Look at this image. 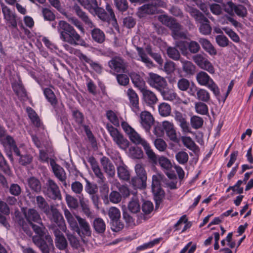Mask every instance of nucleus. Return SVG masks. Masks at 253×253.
<instances>
[{
    "mask_svg": "<svg viewBox=\"0 0 253 253\" xmlns=\"http://www.w3.org/2000/svg\"><path fill=\"white\" fill-rule=\"evenodd\" d=\"M147 179L139 176H134L131 178V184L136 189H143L146 187Z\"/></svg>",
    "mask_w": 253,
    "mask_h": 253,
    "instance_id": "c9c22d12",
    "label": "nucleus"
},
{
    "mask_svg": "<svg viewBox=\"0 0 253 253\" xmlns=\"http://www.w3.org/2000/svg\"><path fill=\"white\" fill-rule=\"evenodd\" d=\"M65 217L70 225V228L72 230L76 232L77 230H79L78 228V222H77V220L71 212L66 210L65 211Z\"/></svg>",
    "mask_w": 253,
    "mask_h": 253,
    "instance_id": "e433bc0d",
    "label": "nucleus"
},
{
    "mask_svg": "<svg viewBox=\"0 0 253 253\" xmlns=\"http://www.w3.org/2000/svg\"><path fill=\"white\" fill-rule=\"evenodd\" d=\"M189 12L190 15L193 17L196 21L201 23V24L205 22H209L207 18H206L199 10L196 8L191 7L189 9Z\"/></svg>",
    "mask_w": 253,
    "mask_h": 253,
    "instance_id": "2f4dec72",
    "label": "nucleus"
},
{
    "mask_svg": "<svg viewBox=\"0 0 253 253\" xmlns=\"http://www.w3.org/2000/svg\"><path fill=\"white\" fill-rule=\"evenodd\" d=\"M196 98L200 100V102H208L211 100V95L208 90L204 88H200Z\"/></svg>",
    "mask_w": 253,
    "mask_h": 253,
    "instance_id": "ea45409f",
    "label": "nucleus"
},
{
    "mask_svg": "<svg viewBox=\"0 0 253 253\" xmlns=\"http://www.w3.org/2000/svg\"><path fill=\"white\" fill-rule=\"evenodd\" d=\"M159 21L169 27L172 31V36L175 40L179 39H186L187 32L181 31L182 26L176 20L166 15L159 16Z\"/></svg>",
    "mask_w": 253,
    "mask_h": 253,
    "instance_id": "f03ea898",
    "label": "nucleus"
},
{
    "mask_svg": "<svg viewBox=\"0 0 253 253\" xmlns=\"http://www.w3.org/2000/svg\"><path fill=\"white\" fill-rule=\"evenodd\" d=\"M182 142L184 144V145L187 147V148L189 149L190 150L193 151V152L197 151L199 147L198 146L195 144L194 141L192 140V139L189 137V136H185L183 137L182 138Z\"/></svg>",
    "mask_w": 253,
    "mask_h": 253,
    "instance_id": "37998d69",
    "label": "nucleus"
},
{
    "mask_svg": "<svg viewBox=\"0 0 253 253\" xmlns=\"http://www.w3.org/2000/svg\"><path fill=\"white\" fill-rule=\"evenodd\" d=\"M50 164L55 176L59 181H64L67 177L64 169L58 164H57L53 159L50 160Z\"/></svg>",
    "mask_w": 253,
    "mask_h": 253,
    "instance_id": "5701e85b",
    "label": "nucleus"
},
{
    "mask_svg": "<svg viewBox=\"0 0 253 253\" xmlns=\"http://www.w3.org/2000/svg\"><path fill=\"white\" fill-rule=\"evenodd\" d=\"M32 240L42 253H49L50 251L53 248V240L49 235H45L43 239L39 237H33Z\"/></svg>",
    "mask_w": 253,
    "mask_h": 253,
    "instance_id": "0eeeda50",
    "label": "nucleus"
},
{
    "mask_svg": "<svg viewBox=\"0 0 253 253\" xmlns=\"http://www.w3.org/2000/svg\"><path fill=\"white\" fill-rule=\"evenodd\" d=\"M108 66L114 72L125 73L126 64L124 60L119 56H115L108 62Z\"/></svg>",
    "mask_w": 253,
    "mask_h": 253,
    "instance_id": "f8f14e48",
    "label": "nucleus"
},
{
    "mask_svg": "<svg viewBox=\"0 0 253 253\" xmlns=\"http://www.w3.org/2000/svg\"><path fill=\"white\" fill-rule=\"evenodd\" d=\"M129 76L134 87L137 88L140 92L147 88L143 77L139 74L132 72L129 74Z\"/></svg>",
    "mask_w": 253,
    "mask_h": 253,
    "instance_id": "412c9836",
    "label": "nucleus"
},
{
    "mask_svg": "<svg viewBox=\"0 0 253 253\" xmlns=\"http://www.w3.org/2000/svg\"><path fill=\"white\" fill-rule=\"evenodd\" d=\"M105 8L107 11L98 5L94 12L100 19L104 22H110V21H113L116 22L117 19L112 6L109 3H106Z\"/></svg>",
    "mask_w": 253,
    "mask_h": 253,
    "instance_id": "423d86ee",
    "label": "nucleus"
},
{
    "mask_svg": "<svg viewBox=\"0 0 253 253\" xmlns=\"http://www.w3.org/2000/svg\"><path fill=\"white\" fill-rule=\"evenodd\" d=\"M128 137L131 141L136 144H140L143 146V141H146L145 139L142 138L135 130L128 135Z\"/></svg>",
    "mask_w": 253,
    "mask_h": 253,
    "instance_id": "052dcab7",
    "label": "nucleus"
},
{
    "mask_svg": "<svg viewBox=\"0 0 253 253\" xmlns=\"http://www.w3.org/2000/svg\"><path fill=\"white\" fill-rule=\"evenodd\" d=\"M57 30L60 39L64 42L73 45H84L85 43L73 27L65 21H59Z\"/></svg>",
    "mask_w": 253,
    "mask_h": 253,
    "instance_id": "f257e3e1",
    "label": "nucleus"
},
{
    "mask_svg": "<svg viewBox=\"0 0 253 253\" xmlns=\"http://www.w3.org/2000/svg\"><path fill=\"white\" fill-rule=\"evenodd\" d=\"M173 117L183 132L189 133L191 132L189 123L186 121L185 115L179 111H175L173 112Z\"/></svg>",
    "mask_w": 253,
    "mask_h": 253,
    "instance_id": "4468645a",
    "label": "nucleus"
},
{
    "mask_svg": "<svg viewBox=\"0 0 253 253\" xmlns=\"http://www.w3.org/2000/svg\"><path fill=\"white\" fill-rule=\"evenodd\" d=\"M101 165L105 172L110 177H113L115 173V168L108 158L103 157L101 159Z\"/></svg>",
    "mask_w": 253,
    "mask_h": 253,
    "instance_id": "cd10ccee",
    "label": "nucleus"
},
{
    "mask_svg": "<svg viewBox=\"0 0 253 253\" xmlns=\"http://www.w3.org/2000/svg\"><path fill=\"white\" fill-rule=\"evenodd\" d=\"M66 235L70 242L71 246L74 249H78L80 248V242L74 235L69 233V231H66Z\"/></svg>",
    "mask_w": 253,
    "mask_h": 253,
    "instance_id": "3c124183",
    "label": "nucleus"
},
{
    "mask_svg": "<svg viewBox=\"0 0 253 253\" xmlns=\"http://www.w3.org/2000/svg\"><path fill=\"white\" fill-rule=\"evenodd\" d=\"M154 195V200L156 204V208H158L162 203L165 196L164 191L162 189H157V191L152 190Z\"/></svg>",
    "mask_w": 253,
    "mask_h": 253,
    "instance_id": "8fccbe9b",
    "label": "nucleus"
},
{
    "mask_svg": "<svg viewBox=\"0 0 253 253\" xmlns=\"http://www.w3.org/2000/svg\"><path fill=\"white\" fill-rule=\"evenodd\" d=\"M9 193L15 197H18L21 194V187L17 183H12L9 187Z\"/></svg>",
    "mask_w": 253,
    "mask_h": 253,
    "instance_id": "e2e57ef3",
    "label": "nucleus"
},
{
    "mask_svg": "<svg viewBox=\"0 0 253 253\" xmlns=\"http://www.w3.org/2000/svg\"><path fill=\"white\" fill-rule=\"evenodd\" d=\"M38 225L35 224L34 223H31V227L37 235L34 236L33 237H39L41 239L44 238L47 230L44 226L42 221L41 223H37Z\"/></svg>",
    "mask_w": 253,
    "mask_h": 253,
    "instance_id": "7c9ffc66",
    "label": "nucleus"
},
{
    "mask_svg": "<svg viewBox=\"0 0 253 253\" xmlns=\"http://www.w3.org/2000/svg\"><path fill=\"white\" fill-rule=\"evenodd\" d=\"M93 227L97 233L99 234L103 233L106 229V224L104 220L99 217L94 219L93 222Z\"/></svg>",
    "mask_w": 253,
    "mask_h": 253,
    "instance_id": "f704fd0d",
    "label": "nucleus"
},
{
    "mask_svg": "<svg viewBox=\"0 0 253 253\" xmlns=\"http://www.w3.org/2000/svg\"><path fill=\"white\" fill-rule=\"evenodd\" d=\"M77 56L83 63H86L89 64L90 67L96 72L99 73L101 72L102 67L97 62L93 61L91 59L81 52H78Z\"/></svg>",
    "mask_w": 253,
    "mask_h": 253,
    "instance_id": "aec40b11",
    "label": "nucleus"
},
{
    "mask_svg": "<svg viewBox=\"0 0 253 253\" xmlns=\"http://www.w3.org/2000/svg\"><path fill=\"white\" fill-rule=\"evenodd\" d=\"M0 144L5 149H8L13 150L16 156L20 155V151L17 147L15 141L13 138L7 134L0 140Z\"/></svg>",
    "mask_w": 253,
    "mask_h": 253,
    "instance_id": "dca6fc26",
    "label": "nucleus"
},
{
    "mask_svg": "<svg viewBox=\"0 0 253 253\" xmlns=\"http://www.w3.org/2000/svg\"><path fill=\"white\" fill-rule=\"evenodd\" d=\"M2 12L3 14L5 23L10 28L17 29V16L4 4H1Z\"/></svg>",
    "mask_w": 253,
    "mask_h": 253,
    "instance_id": "9d476101",
    "label": "nucleus"
},
{
    "mask_svg": "<svg viewBox=\"0 0 253 253\" xmlns=\"http://www.w3.org/2000/svg\"><path fill=\"white\" fill-rule=\"evenodd\" d=\"M215 40L217 44L220 47H224L228 45L229 40L223 34L216 36Z\"/></svg>",
    "mask_w": 253,
    "mask_h": 253,
    "instance_id": "338daca9",
    "label": "nucleus"
},
{
    "mask_svg": "<svg viewBox=\"0 0 253 253\" xmlns=\"http://www.w3.org/2000/svg\"><path fill=\"white\" fill-rule=\"evenodd\" d=\"M147 81L150 86L159 91L163 90L167 86L166 80L163 77L154 73H149Z\"/></svg>",
    "mask_w": 253,
    "mask_h": 253,
    "instance_id": "1a4fd4ad",
    "label": "nucleus"
},
{
    "mask_svg": "<svg viewBox=\"0 0 253 253\" xmlns=\"http://www.w3.org/2000/svg\"><path fill=\"white\" fill-rule=\"evenodd\" d=\"M165 3L162 0H152L151 2L140 7L139 11L143 13L154 14L158 7H163Z\"/></svg>",
    "mask_w": 253,
    "mask_h": 253,
    "instance_id": "9b49d317",
    "label": "nucleus"
},
{
    "mask_svg": "<svg viewBox=\"0 0 253 253\" xmlns=\"http://www.w3.org/2000/svg\"><path fill=\"white\" fill-rule=\"evenodd\" d=\"M81 4L90 12H93L98 6L96 0H79Z\"/></svg>",
    "mask_w": 253,
    "mask_h": 253,
    "instance_id": "58836bf2",
    "label": "nucleus"
},
{
    "mask_svg": "<svg viewBox=\"0 0 253 253\" xmlns=\"http://www.w3.org/2000/svg\"><path fill=\"white\" fill-rule=\"evenodd\" d=\"M141 92L142 93L144 101L148 105L153 106L157 103L158 99L154 92L151 90L146 88Z\"/></svg>",
    "mask_w": 253,
    "mask_h": 253,
    "instance_id": "a878e982",
    "label": "nucleus"
},
{
    "mask_svg": "<svg viewBox=\"0 0 253 253\" xmlns=\"http://www.w3.org/2000/svg\"><path fill=\"white\" fill-rule=\"evenodd\" d=\"M76 218L79 224V230H77L76 232L80 236L82 235L84 236H90L91 230L88 222L80 216L77 215Z\"/></svg>",
    "mask_w": 253,
    "mask_h": 253,
    "instance_id": "2eb2a0df",
    "label": "nucleus"
},
{
    "mask_svg": "<svg viewBox=\"0 0 253 253\" xmlns=\"http://www.w3.org/2000/svg\"><path fill=\"white\" fill-rule=\"evenodd\" d=\"M116 79L118 83L122 86H126L129 83V79L127 75L124 74H116Z\"/></svg>",
    "mask_w": 253,
    "mask_h": 253,
    "instance_id": "0e129e2a",
    "label": "nucleus"
},
{
    "mask_svg": "<svg viewBox=\"0 0 253 253\" xmlns=\"http://www.w3.org/2000/svg\"><path fill=\"white\" fill-rule=\"evenodd\" d=\"M162 127L166 131L167 135L171 140L176 141L177 140L176 130L172 123L167 121H164L162 122Z\"/></svg>",
    "mask_w": 253,
    "mask_h": 253,
    "instance_id": "4be33fe9",
    "label": "nucleus"
},
{
    "mask_svg": "<svg viewBox=\"0 0 253 253\" xmlns=\"http://www.w3.org/2000/svg\"><path fill=\"white\" fill-rule=\"evenodd\" d=\"M128 209L131 212L133 213H135L139 211L140 210V206L138 200L136 198L132 199L128 203Z\"/></svg>",
    "mask_w": 253,
    "mask_h": 253,
    "instance_id": "603ef678",
    "label": "nucleus"
},
{
    "mask_svg": "<svg viewBox=\"0 0 253 253\" xmlns=\"http://www.w3.org/2000/svg\"><path fill=\"white\" fill-rule=\"evenodd\" d=\"M199 42L201 44L202 47L206 51L208 52L211 55H215L217 51L211 42L205 38H200Z\"/></svg>",
    "mask_w": 253,
    "mask_h": 253,
    "instance_id": "473e14b6",
    "label": "nucleus"
},
{
    "mask_svg": "<svg viewBox=\"0 0 253 253\" xmlns=\"http://www.w3.org/2000/svg\"><path fill=\"white\" fill-rule=\"evenodd\" d=\"M188 42L185 41H177L175 42V46L181 51L183 55H186L188 53Z\"/></svg>",
    "mask_w": 253,
    "mask_h": 253,
    "instance_id": "69168bd1",
    "label": "nucleus"
},
{
    "mask_svg": "<svg viewBox=\"0 0 253 253\" xmlns=\"http://www.w3.org/2000/svg\"><path fill=\"white\" fill-rule=\"evenodd\" d=\"M190 124L194 129H199L202 127L204 120L202 118L198 116H193L190 118Z\"/></svg>",
    "mask_w": 253,
    "mask_h": 253,
    "instance_id": "09e8293b",
    "label": "nucleus"
},
{
    "mask_svg": "<svg viewBox=\"0 0 253 253\" xmlns=\"http://www.w3.org/2000/svg\"><path fill=\"white\" fill-rule=\"evenodd\" d=\"M143 147L145 151V153L149 160V161L153 164H157L158 160L157 155L151 149L150 145L147 141H143Z\"/></svg>",
    "mask_w": 253,
    "mask_h": 253,
    "instance_id": "c756f323",
    "label": "nucleus"
},
{
    "mask_svg": "<svg viewBox=\"0 0 253 253\" xmlns=\"http://www.w3.org/2000/svg\"><path fill=\"white\" fill-rule=\"evenodd\" d=\"M114 4L117 9L121 12L126 11L128 8L127 0H114Z\"/></svg>",
    "mask_w": 253,
    "mask_h": 253,
    "instance_id": "bf43d9fd",
    "label": "nucleus"
},
{
    "mask_svg": "<svg viewBox=\"0 0 253 253\" xmlns=\"http://www.w3.org/2000/svg\"><path fill=\"white\" fill-rule=\"evenodd\" d=\"M106 117L108 120L115 126H118L120 122L117 114L112 110H108L106 113Z\"/></svg>",
    "mask_w": 253,
    "mask_h": 253,
    "instance_id": "4d7b16f0",
    "label": "nucleus"
},
{
    "mask_svg": "<svg viewBox=\"0 0 253 253\" xmlns=\"http://www.w3.org/2000/svg\"><path fill=\"white\" fill-rule=\"evenodd\" d=\"M37 208L46 215L50 213V208L48 204L42 196L39 195L35 197L34 202Z\"/></svg>",
    "mask_w": 253,
    "mask_h": 253,
    "instance_id": "bb28decb",
    "label": "nucleus"
},
{
    "mask_svg": "<svg viewBox=\"0 0 253 253\" xmlns=\"http://www.w3.org/2000/svg\"><path fill=\"white\" fill-rule=\"evenodd\" d=\"M91 37L93 41L97 43H101L105 39L104 32L99 28L93 29L91 32Z\"/></svg>",
    "mask_w": 253,
    "mask_h": 253,
    "instance_id": "72a5a7b5",
    "label": "nucleus"
},
{
    "mask_svg": "<svg viewBox=\"0 0 253 253\" xmlns=\"http://www.w3.org/2000/svg\"><path fill=\"white\" fill-rule=\"evenodd\" d=\"M195 109L196 112L200 115H207L209 114V108L205 102H196L195 103Z\"/></svg>",
    "mask_w": 253,
    "mask_h": 253,
    "instance_id": "79ce46f5",
    "label": "nucleus"
},
{
    "mask_svg": "<svg viewBox=\"0 0 253 253\" xmlns=\"http://www.w3.org/2000/svg\"><path fill=\"white\" fill-rule=\"evenodd\" d=\"M66 201L68 207L70 208L76 209L79 205L78 200L75 197L70 195H66Z\"/></svg>",
    "mask_w": 253,
    "mask_h": 253,
    "instance_id": "774afa93",
    "label": "nucleus"
},
{
    "mask_svg": "<svg viewBox=\"0 0 253 253\" xmlns=\"http://www.w3.org/2000/svg\"><path fill=\"white\" fill-rule=\"evenodd\" d=\"M108 215L112 221L117 219H120L121 217V212L118 208L112 207L109 210Z\"/></svg>",
    "mask_w": 253,
    "mask_h": 253,
    "instance_id": "680f3d73",
    "label": "nucleus"
},
{
    "mask_svg": "<svg viewBox=\"0 0 253 253\" xmlns=\"http://www.w3.org/2000/svg\"><path fill=\"white\" fill-rule=\"evenodd\" d=\"M19 163L20 165L26 166L30 165L33 161V156L29 153L21 154L20 153Z\"/></svg>",
    "mask_w": 253,
    "mask_h": 253,
    "instance_id": "864d4df0",
    "label": "nucleus"
},
{
    "mask_svg": "<svg viewBox=\"0 0 253 253\" xmlns=\"http://www.w3.org/2000/svg\"><path fill=\"white\" fill-rule=\"evenodd\" d=\"M175 158L179 164L184 165L188 162L189 156L186 152L181 151L176 154Z\"/></svg>",
    "mask_w": 253,
    "mask_h": 253,
    "instance_id": "5fc2aeb1",
    "label": "nucleus"
},
{
    "mask_svg": "<svg viewBox=\"0 0 253 253\" xmlns=\"http://www.w3.org/2000/svg\"><path fill=\"white\" fill-rule=\"evenodd\" d=\"M196 78L200 85L207 86L212 92L217 99H220L219 87L206 72H199L197 74Z\"/></svg>",
    "mask_w": 253,
    "mask_h": 253,
    "instance_id": "7ed1b4c3",
    "label": "nucleus"
},
{
    "mask_svg": "<svg viewBox=\"0 0 253 253\" xmlns=\"http://www.w3.org/2000/svg\"><path fill=\"white\" fill-rule=\"evenodd\" d=\"M181 61L182 64V69L187 75H193L195 73L196 67L191 61L183 59H181Z\"/></svg>",
    "mask_w": 253,
    "mask_h": 253,
    "instance_id": "4c0bfd02",
    "label": "nucleus"
},
{
    "mask_svg": "<svg viewBox=\"0 0 253 253\" xmlns=\"http://www.w3.org/2000/svg\"><path fill=\"white\" fill-rule=\"evenodd\" d=\"M158 162L161 168L166 171H170L172 168V166L171 162L166 157H160L158 160Z\"/></svg>",
    "mask_w": 253,
    "mask_h": 253,
    "instance_id": "a18cd8bd",
    "label": "nucleus"
},
{
    "mask_svg": "<svg viewBox=\"0 0 253 253\" xmlns=\"http://www.w3.org/2000/svg\"><path fill=\"white\" fill-rule=\"evenodd\" d=\"M126 95L129 101V105L132 110L135 113L139 112V97L136 92L131 88L126 91Z\"/></svg>",
    "mask_w": 253,
    "mask_h": 253,
    "instance_id": "f3484780",
    "label": "nucleus"
},
{
    "mask_svg": "<svg viewBox=\"0 0 253 253\" xmlns=\"http://www.w3.org/2000/svg\"><path fill=\"white\" fill-rule=\"evenodd\" d=\"M43 193L51 200L55 201L62 199V195L58 185L50 178L47 180L43 189Z\"/></svg>",
    "mask_w": 253,
    "mask_h": 253,
    "instance_id": "20e7f679",
    "label": "nucleus"
},
{
    "mask_svg": "<svg viewBox=\"0 0 253 253\" xmlns=\"http://www.w3.org/2000/svg\"><path fill=\"white\" fill-rule=\"evenodd\" d=\"M12 88L20 100H25L27 98L26 91L21 81L12 83Z\"/></svg>",
    "mask_w": 253,
    "mask_h": 253,
    "instance_id": "b1692460",
    "label": "nucleus"
},
{
    "mask_svg": "<svg viewBox=\"0 0 253 253\" xmlns=\"http://www.w3.org/2000/svg\"><path fill=\"white\" fill-rule=\"evenodd\" d=\"M193 60L201 69L211 74L215 73V69L212 63L208 59L206 55L197 54L193 56Z\"/></svg>",
    "mask_w": 253,
    "mask_h": 253,
    "instance_id": "6e6552de",
    "label": "nucleus"
},
{
    "mask_svg": "<svg viewBox=\"0 0 253 253\" xmlns=\"http://www.w3.org/2000/svg\"><path fill=\"white\" fill-rule=\"evenodd\" d=\"M25 216L30 225L31 223H41L42 221L41 216L38 211L35 209H29L27 212H25Z\"/></svg>",
    "mask_w": 253,
    "mask_h": 253,
    "instance_id": "393cba45",
    "label": "nucleus"
},
{
    "mask_svg": "<svg viewBox=\"0 0 253 253\" xmlns=\"http://www.w3.org/2000/svg\"><path fill=\"white\" fill-rule=\"evenodd\" d=\"M118 175L119 177L124 180H128L129 179V172L125 165L120 166L118 167Z\"/></svg>",
    "mask_w": 253,
    "mask_h": 253,
    "instance_id": "49530a36",
    "label": "nucleus"
},
{
    "mask_svg": "<svg viewBox=\"0 0 253 253\" xmlns=\"http://www.w3.org/2000/svg\"><path fill=\"white\" fill-rule=\"evenodd\" d=\"M44 94L47 100L52 105H55L57 103V100L53 91L49 88H45L43 90Z\"/></svg>",
    "mask_w": 253,
    "mask_h": 253,
    "instance_id": "6e6d98bb",
    "label": "nucleus"
},
{
    "mask_svg": "<svg viewBox=\"0 0 253 253\" xmlns=\"http://www.w3.org/2000/svg\"><path fill=\"white\" fill-rule=\"evenodd\" d=\"M140 123L147 133H150V129L153 125L154 119L151 113L148 111H143L140 115Z\"/></svg>",
    "mask_w": 253,
    "mask_h": 253,
    "instance_id": "ddd939ff",
    "label": "nucleus"
},
{
    "mask_svg": "<svg viewBox=\"0 0 253 253\" xmlns=\"http://www.w3.org/2000/svg\"><path fill=\"white\" fill-rule=\"evenodd\" d=\"M137 50L138 51V55L141 58V61L144 63L147 67L151 68L154 66L152 61L148 57L143 48L141 47H137Z\"/></svg>",
    "mask_w": 253,
    "mask_h": 253,
    "instance_id": "a19ab883",
    "label": "nucleus"
},
{
    "mask_svg": "<svg viewBox=\"0 0 253 253\" xmlns=\"http://www.w3.org/2000/svg\"><path fill=\"white\" fill-rule=\"evenodd\" d=\"M50 211L52 213L53 221L57 224L60 230L66 232V226L62 215L56 208L53 206L51 207Z\"/></svg>",
    "mask_w": 253,
    "mask_h": 253,
    "instance_id": "a211bd4d",
    "label": "nucleus"
},
{
    "mask_svg": "<svg viewBox=\"0 0 253 253\" xmlns=\"http://www.w3.org/2000/svg\"><path fill=\"white\" fill-rule=\"evenodd\" d=\"M87 161L90 164L92 170H93L95 175L98 178V182L99 183H103L104 182L105 178L104 177L95 159L93 156H91L88 158Z\"/></svg>",
    "mask_w": 253,
    "mask_h": 253,
    "instance_id": "6ab92c4d",
    "label": "nucleus"
},
{
    "mask_svg": "<svg viewBox=\"0 0 253 253\" xmlns=\"http://www.w3.org/2000/svg\"><path fill=\"white\" fill-rule=\"evenodd\" d=\"M106 128L116 144L123 150H126L129 146V141L123 135L112 125L107 124Z\"/></svg>",
    "mask_w": 253,
    "mask_h": 253,
    "instance_id": "39448f33",
    "label": "nucleus"
},
{
    "mask_svg": "<svg viewBox=\"0 0 253 253\" xmlns=\"http://www.w3.org/2000/svg\"><path fill=\"white\" fill-rule=\"evenodd\" d=\"M76 14L82 19V20L89 27L92 28L93 24L91 20L89 18L87 14L83 11L80 7L77 4H75L73 7Z\"/></svg>",
    "mask_w": 253,
    "mask_h": 253,
    "instance_id": "c85d7f7f",
    "label": "nucleus"
},
{
    "mask_svg": "<svg viewBox=\"0 0 253 253\" xmlns=\"http://www.w3.org/2000/svg\"><path fill=\"white\" fill-rule=\"evenodd\" d=\"M28 185L30 188L35 192L38 193L41 190V184L37 178L32 177L28 179Z\"/></svg>",
    "mask_w": 253,
    "mask_h": 253,
    "instance_id": "c03bdc74",
    "label": "nucleus"
},
{
    "mask_svg": "<svg viewBox=\"0 0 253 253\" xmlns=\"http://www.w3.org/2000/svg\"><path fill=\"white\" fill-rule=\"evenodd\" d=\"M165 100L172 101L176 99L177 94L172 90L168 89L167 87L160 91Z\"/></svg>",
    "mask_w": 253,
    "mask_h": 253,
    "instance_id": "de8ad7c7",
    "label": "nucleus"
},
{
    "mask_svg": "<svg viewBox=\"0 0 253 253\" xmlns=\"http://www.w3.org/2000/svg\"><path fill=\"white\" fill-rule=\"evenodd\" d=\"M159 112L161 116L167 117L171 113L170 106L167 103H162L159 106Z\"/></svg>",
    "mask_w": 253,
    "mask_h": 253,
    "instance_id": "13d9d810",
    "label": "nucleus"
}]
</instances>
